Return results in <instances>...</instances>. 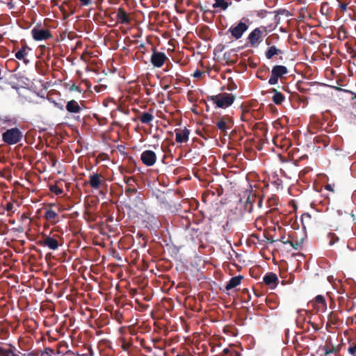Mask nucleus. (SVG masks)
<instances>
[{
  "label": "nucleus",
  "instance_id": "obj_1",
  "mask_svg": "<svg viewBox=\"0 0 356 356\" xmlns=\"http://www.w3.org/2000/svg\"><path fill=\"white\" fill-rule=\"evenodd\" d=\"M268 30L264 26H261L253 29L248 36V44L250 47H258L264 38L267 35Z\"/></svg>",
  "mask_w": 356,
  "mask_h": 356
},
{
  "label": "nucleus",
  "instance_id": "obj_2",
  "mask_svg": "<svg viewBox=\"0 0 356 356\" xmlns=\"http://www.w3.org/2000/svg\"><path fill=\"white\" fill-rule=\"evenodd\" d=\"M23 137V132L17 127L8 129L2 134V140L9 145L19 143Z\"/></svg>",
  "mask_w": 356,
  "mask_h": 356
},
{
  "label": "nucleus",
  "instance_id": "obj_3",
  "mask_svg": "<svg viewBox=\"0 0 356 356\" xmlns=\"http://www.w3.org/2000/svg\"><path fill=\"white\" fill-rule=\"evenodd\" d=\"M250 188H252V186H250ZM243 193V198L245 200L243 201V199L241 198L240 202L243 204V207L245 211L248 212V213H252L254 211V204L257 200V195L252 190V188L250 190L246 189Z\"/></svg>",
  "mask_w": 356,
  "mask_h": 356
},
{
  "label": "nucleus",
  "instance_id": "obj_4",
  "mask_svg": "<svg viewBox=\"0 0 356 356\" xmlns=\"http://www.w3.org/2000/svg\"><path fill=\"white\" fill-rule=\"evenodd\" d=\"M236 96L229 93H220L217 95H213L210 97L213 104L218 108H227L231 106L234 102Z\"/></svg>",
  "mask_w": 356,
  "mask_h": 356
},
{
  "label": "nucleus",
  "instance_id": "obj_5",
  "mask_svg": "<svg viewBox=\"0 0 356 356\" xmlns=\"http://www.w3.org/2000/svg\"><path fill=\"white\" fill-rule=\"evenodd\" d=\"M217 128L220 130L224 135H227V131L234 126V120L227 115L218 117L216 121L214 122Z\"/></svg>",
  "mask_w": 356,
  "mask_h": 356
},
{
  "label": "nucleus",
  "instance_id": "obj_6",
  "mask_svg": "<svg viewBox=\"0 0 356 356\" xmlns=\"http://www.w3.org/2000/svg\"><path fill=\"white\" fill-rule=\"evenodd\" d=\"M288 73V69L284 65H275L271 70V75L268 80L270 85H275L278 82V79H281L284 75Z\"/></svg>",
  "mask_w": 356,
  "mask_h": 356
},
{
  "label": "nucleus",
  "instance_id": "obj_7",
  "mask_svg": "<svg viewBox=\"0 0 356 356\" xmlns=\"http://www.w3.org/2000/svg\"><path fill=\"white\" fill-rule=\"evenodd\" d=\"M60 236L56 234L54 235L52 237L44 234L42 236V239L38 241V244L44 247H47L51 250H56L59 247L58 240Z\"/></svg>",
  "mask_w": 356,
  "mask_h": 356
},
{
  "label": "nucleus",
  "instance_id": "obj_8",
  "mask_svg": "<svg viewBox=\"0 0 356 356\" xmlns=\"http://www.w3.org/2000/svg\"><path fill=\"white\" fill-rule=\"evenodd\" d=\"M31 35L33 38L36 41L46 40L53 38L49 30L41 29L38 24L31 30Z\"/></svg>",
  "mask_w": 356,
  "mask_h": 356
},
{
  "label": "nucleus",
  "instance_id": "obj_9",
  "mask_svg": "<svg viewBox=\"0 0 356 356\" xmlns=\"http://www.w3.org/2000/svg\"><path fill=\"white\" fill-rule=\"evenodd\" d=\"M248 29V25L240 21L235 25H232L229 29L228 32L231 33L232 36L236 40L240 39L243 33Z\"/></svg>",
  "mask_w": 356,
  "mask_h": 356
},
{
  "label": "nucleus",
  "instance_id": "obj_10",
  "mask_svg": "<svg viewBox=\"0 0 356 356\" xmlns=\"http://www.w3.org/2000/svg\"><path fill=\"white\" fill-rule=\"evenodd\" d=\"M133 111L138 114L137 119L142 124H149L154 119L153 108H149L147 112H141L136 108L133 109Z\"/></svg>",
  "mask_w": 356,
  "mask_h": 356
},
{
  "label": "nucleus",
  "instance_id": "obj_11",
  "mask_svg": "<svg viewBox=\"0 0 356 356\" xmlns=\"http://www.w3.org/2000/svg\"><path fill=\"white\" fill-rule=\"evenodd\" d=\"M104 182L105 179L102 174L92 172L88 177V184L95 190L99 189Z\"/></svg>",
  "mask_w": 356,
  "mask_h": 356
},
{
  "label": "nucleus",
  "instance_id": "obj_12",
  "mask_svg": "<svg viewBox=\"0 0 356 356\" xmlns=\"http://www.w3.org/2000/svg\"><path fill=\"white\" fill-rule=\"evenodd\" d=\"M168 57L163 52L154 51L150 58V62L155 67H161L163 65Z\"/></svg>",
  "mask_w": 356,
  "mask_h": 356
},
{
  "label": "nucleus",
  "instance_id": "obj_13",
  "mask_svg": "<svg viewBox=\"0 0 356 356\" xmlns=\"http://www.w3.org/2000/svg\"><path fill=\"white\" fill-rule=\"evenodd\" d=\"M140 160L146 166H152L156 161V155L152 150H145L141 154Z\"/></svg>",
  "mask_w": 356,
  "mask_h": 356
},
{
  "label": "nucleus",
  "instance_id": "obj_14",
  "mask_svg": "<svg viewBox=\"0 0 356 356\" xmlns=\"http://www.w3.org/2000/svg\"><path fill=\"white\" fill-rule=\"evenodd\" d=\"M66 110L70 113H79L85 106L83 104V102H81V105L74 99L68 101L65 106Z\"/></svg>",
  "mask_w": 356,
  "mask_h": 356
},
{
  "label": "nucleus",
  "instance_id": "obj_15",
  "mask_svg": "<svg viewBox=\"0 0 356 356\" xmlns=\"http://www.w3.org/2000/svg\"><path fill=\"white\" fill-rule=\"evenodd\" d=\"M264 282L266 285H267L270 289H275L278 284V278L277 276L273 273H267L263 278Z\"/></svg>",
  "mask_w": 356,
  "mask_h": 356
},
{
  "label": "nucleus",
  "instance_id": "obj_16",
  "mask_svg": "<svg viewBox=\"0 0 356 356\" xmlns=\"http://www.w3.org/2000/svg\"><path fill=\"white\" fill-rule=\"evenodd\" d=\"M124 179L127 186V188L125 189L126 195L131 196L136 193L137 189L134 187L136 179L132 177H125Z\"/></svg>",
  "mask_w": 356,
  "mask_h": 356
},
{
  "label": "nucleus",
  "instance_id": "obj_17",
  "mask_svg": "<svg viewBox=\"0 0 356 356\" xmlns=\"http://www.w3.org/2000/svg\"><path fill=\"white\" fill-rule=\"evenodd\" d=\"M175 134V140L177 143H184L188 140L190 131L187 128L185 127L184 129H176Z\"/></svg>",
  "mask_w": 356,
  "mask_h": 356
},
{
  "label": "nucleus",
  "instance_id": "obj_18",
  "mask_svg": "<svg viewBox=\"0 0 356 356\" xmlns=\"http://www.w3.org/2000/svg\"><path fill=\"white\" fill-rule=\"evenodd\" d=\"M117 19L120 24H128L130 23L131 19L129 15L122 8H119L117 13Z\"/></svg>",
  "mask_w": 356,
  "mask_h": 356
},
{
  "label": "nucleus",
  "instance_id": "obj_19",
  "mask_svg": "<svg viewBox=\"0 0 356 356\" xmlns=\"http://www.w3.org/2000/svg\"><path fill=\"white\" fill-rule=\"evenodd\" d=\"M243 279V276L242 275H237L235 277H232L229 281L227 283L225 286V289L227 291H229L236 286H238L241 280Z\"/></svg>",
  "mask_w": 356,
  "mask_h": 356
},
{
  "label": "nucleus",
  "instance_id": "obj_20",
  "mask_svg": "<svg viewBox=\"0 0 356 356\" xmlns=\"http://www.w3.org/2000/svg\"><path fill=\"white\" fill-rule=\"evenodd\" d=\"M270 92L274 94L272 97V100L275 104L280 105L284 101V95L281 92L278 91L277 89L272 88L270 90Z\"/></svg>",
  "mask_w": 356,
  "mask_h": 356
},
{
  "label": "nucleus",
  "instance_id": "obj_21",
  "mask_svg": "<svg viewBox=\"0 0 356 356\" xmlns=\"http://www.w3.org/2000/svg\"><path fill=\"white\" fill-rule=\"evenodd\" d=\"M257 113L256 111L254 110H252V111H250V108H245L243 110V112H242V114H241V119L243 120V121H245V122H249L253 118H256L254 115V114Z\"/></svg>",
  "mask_w": 356,
  "mask_h": 356
},
{
  "label": "nucleus",
  "instance_id": "obj_22",
  "mask_svg": "<svg viewBox=\"0 0 356 356\" xmlns=\"http://www.w3.org/2000/svg\"><path fill=\"white\" fill-rule=\"evenodd\" d=\"M282 54L281 49H277L275 46L270 47L265 52V56L267 59H271L274 56Z\"/></svg>",
  "mask_w": 356,
  "mask_h": 356
},
{
  "label": "nucleus",
  "instance_id": "obj_23",
  "mask_svg": "<svg viewBox=\"0 0 356 356\" xmlns=\"http://www.w3.org/2000/svg\"><path fill=\"white\" fill-rule=\"evenodd\" d=\"M229 4L230 3H229L225 0H215V3L212 6L214 8H220V10H225Z\"/></svg>",
  "mask_w": 356,
  "mask_h": 356
},
{
  "label": "nucleus",
  "instance_id": "obj_24",
  "mask_svg": "<svg viewBox=\"0 0 356 356\" xmlns=\"http://www.w3.org/2000/svg\"><path fill=\"white\" fill-rule=\"evenodd\" d=\"M28 47L26 46L22 47L15 54V57L19 60H24L25 63L29 62L28 60L25 59V56L27 54L26 49Z\"/></svg>",
  "mask_w": 356,
  "mask_h": 356
},
{
  "label": "nucleus",
  "instance_id": "obj_25",
  "mask_svg": "<svg viewBox=\"0 0 356 356\" xmlns=\"http://www.w3.org/2000/svg\"><path fill=\"white\" fill-rule=\"evenodd\" d=\"M302 243H303L302 239L298 241V240H293L291 238L289 240V243H288V244H289L294 250H296L301 249V248L302 246Z\"/></svg>",
  "mask_w": 356,
  "mask_h": 356
},
{
  "label": "nucleus",
  "instance_id": "obj_26",
  "mask_svg": "<svg viewBox=\"0 0 356 356\" xmlns=\"http://www.w3.org/2000/svg\"><path fill=\"white\" fill-rule=\"evenodd\" d=\"M57 216H58V214L56 213V212L52 209H47L44 213V218L47 220L51 221V222L57 218Z\"/></svg>",
  "mask_w": 356,
  "mask_h": 356
},
{
  "label": "nucleus",
  "instance_id": "obj_27",
  "mask_svg": "<svg viewBox=\"0 0 356 356\" xmlns=\"http://www.w3.org/2000/svg\"><path fill=\"white\" fill-rule=\"evenodd\" d=\"M315 302L320 305L322 311H324L327 308V304L324 296L318 295L315 298Z\"/></svg>",
  "mask_w": 356,
  "mask_h": 356
},
{
  "label": "nucleus",
  "instance_id": "obj_28",
  "mask_svg": "<svg viewBox=\"0 0 356 356\" xmlns=\"http://www.w3.org/2000/svg\"><path fill=\"white\" fill-rule=\"evenodd\" d=\"M14 350H16V348L11 345L8 349L0 347V356H11Z\"/></svg>",
  "mask_w": 356,
  "mask_h": 356
},
{
  "label": "nucleus",
  "instance_id": "obj_29",
  "mask_svg": "<svg viewBox=\"0 0 356 356\" xmlns=\"http://www.w3.org/2000/svg\"><path fill=\"white\" fill-rule=\"evenodd\" d=\"M328 322L332 325H336L339 321V317L337 313L332 312L327 316Z\"/></svg>",
  "mask_w": 356,
  "mask_h": 356
},
{
  "label": "nucleus",
  "instance_id": "obj_30",
  "mask_svg": "<svg viewBox=\"0 0 356 356\" xmlns=\"http://www.w3.org/2000/svg\"><path fill=\"white\" fill-rule=\"evenodd\" d=\"M327 238L329 240L328 243L330 245H333L336 243L339 242V238L334 233L330 232L327 234Z\"/></svg>",
  "mask_w": 356,
  "mask_h": 356
},
{
  "label": "nucleus",
  "instance_id": "obj_31",
  "mask_svg": "<svg viewBox=\"0 0 356 356\" xmlns=\"http://www.w3.org/2000/svg\"><path fill=\"white\" fill-rule=\"evenodd\" d=\"M264 222H265V218L261 217V216H259L254 221V227L258 230H261L262 229V227L264 225Z\"/></svg>",
  "mask_w": 356,
  "mask_h": 356
},
{
  "label": "nucleus",
  "instance_id": "obj_32",
  "mask_svg": "<svg viewBox=\"0 0 356 356\" xmlns=\"http://www.w3.org/2000/svg\"><path fill=\"white\" fill-rule=\"evenodd\" d=\"M311 218H312L311 215L309 213H304V214L302 215V216H301V221H302V227L304 228H305V226H306L305 223H307L308 225L309 224V221L311 220Z\"/></svg>",
  "mask_w": 356,
  "mask_h": 356
},
{
  "label": "nucleus",
  "instance_id": "obj_33",
  "mask_svg": "<svg viewBox=\"0 0 356 356\" xmlns=\"http://www.w3.org/2000/svg\"><path fill=\"white\" fill-rule=\"evenodd\" d=\"M0 122L7 124L8 126H12L15 124V120L9 117L6 116L3 118H0Z\"/></svg>",
  "mask_w": 356,
  "mask_h": 356
},
{
  "label": "nucleus",
  "instance_id": "obj_34",
  "mask_svg": "<svg viewBox=\"0 0 356 356\" xmlns=\"http://www.w3.org/2000/svg\"><path fill=\"white\" fill-rule=\"evenodd\" d=\"M49 189L52 193H54L57 195L63 193V190L61 188H59L57 185L51 186Z\"/></svg>",
  "mask_w": 356,
  "mask_h": 356
},
{
  "label": "nucleus",
  "instance_id": "obj_35",
  "mask_svg": "<svg viewBox=\"0 0 356 356\" xmlns=\"http://www.w3.org/2000/svg\"><path fill=\"white\" fill-rule=\"evenodd\" d=\"M268 69L265 67L264 69H260L258 70L257 73V77L261 80H265V74L266 73Z\"/></svg>",
  "mask_w": 356,
  "mask_h": 356
},
{
  "label": "nucleus",
  "instance_id": "obj_36",
  "mask_svg": "<svg viewBox=\"0 0 356 356\" xmlns=\"http://www.w3.org/2000/svg\"><path fill=\"white\" fill-rule=\"evenodd\" d=\"M267 203L269 207L277 205V197L276 196H272L268 199Z\"/></svg>",
  "mask_w": 356,
  "mask_h": 356
},
{
  "label": "nucleus",
  "instance_id": "obj_37",
  "mask_svg": "<svg viewBox=\"0 0 356 356\" xmlns=\"http://www.w3.org/2000/svg\"><path fill=\"white\" fill-rule=\"evenodd\" d=\"M323 350H324V351H325V354L326 355H330V353H334V352H335V351L337 350L336 348H335L334 346H332V348H329L328 346H325L323 347Z\"/></svg>",
  "mask_w": 356,
  "mask_h": 356
},
{
  "label": "nucleus",
  "instance_id": "obj_38",
  "mask_svg": "<svg viewBox=\"0 0 356 356\" xmlns=\"http://www.w3.org/2000/svg\"><path fill=\"white\" fill-rule=\"evenodd\" d=\"M54 350L51 348H45L42 355H47V356H51L54 354Z\"/></svg>",
  "mask_w": 356,
  "mask_h": 356
},
{
  "label": "nucleus",
  "instance_id": "obj_39",
  "mask_svg": "<svg viewBox=\"0 0 356 356\" xmlns=\"http://www.w3.org/2000/svg\"><path fill=\"white\" fill-rule=\"evenodd\" d=\"M70 91H77L79 93H81V91H82L80 86H76L75 83H73L72 85H71L70 86Z\"/></svg>",
  "mask_w": 356,
  "mask_h": 356
},
{
  "label": "nucleus",
  "instance_id": "obj_40",
  "mask_svg": "<svg viewBox=\"0 0 356 356\" xmlns=\"http://www.w3.org/2000/svg\"><path fill=\"white\" fill-rule=\"evenodd\" d=\"M348 353L353 356H356V344H353L348 348Z\"/></svg>",
  "mask_w": 356,
  "mask_h": 356
},
{
  "label": "nucleus",
  "instance_id": "obj_41",
  "mask_svg": "<svg viewBox=\"0 0 356 356\" xmlns=\"http://www.w3.org/2000/svg\"><path fill=\"white\" fill-rule=\"evenodd\" d=\"M81 6H88L92 4V0H79Z\"/></svg>",
  "mask_w": 356,
  "mask_h": 356
},
{
  "label": "nucleus",
  "instance_id": "obj_42",
  "mask_svg": "<svg viewBox=\"0 0 356 356\" xmlns=\"http://www.w3.org/2000/svg\"><path fill=\"white\" fill-rule=\"evenodd\" d=\"M291 238V236H289L288 237L284 236H281L279 241L282 242L283 244H288V243H289V240Z\"/></svg>",
  "mask_w": 356,
  "mask_h": 356
},
{
  "label": "nucleus",
  "instance_id": "obj_43",
  "mask_svg": "<svg viewBox=\"0 0 356 356\" xmlns=\"http://www.w3.org/2000/svg\"><path fill=\"white\" fill-rule=\"evenodd\" d=\"M255 203H257V207L259 209H261L263 205V198L257 195V200H256Z\"/></svg>",
  "mask_w": 356,
  "mask_h": 356
},
{
  "label": "nucleus",
  "instance_id": "obj_44",
  "mask_svg": "<svg viewBox=\"0 0 356 356\" xmlns=\"http://www.w3.org/2000/svg\"><path fill=\"white\" fill-rule=\"evenodd\" d=\"M13 204L12 202H8L6 205L5 209L9 212H13Z\"/></svg>",
  "mask_w": 356,
  "mask_h": 356
},
{
  "label": "nucleus",
  "instance_id": "obj_45",
  "mask_svg": "<svg viewBox=\"0 0 356 356\" xmlns=\"http://www.w3.org/2000/svg\"><path fill=\"white\" fill-rule=\"evenodd\" d=\"M23 356H38V353L34 351L29 352L28 353H24Z\"/></svg>",
  "mask_w": 356,
  "mask_h": 356
},
{
  "label": "nucleus",
  "instance_id": "obj_46",
  "mask_svg": "<svg viewBox=\"0 0 356 356\" xmlns=\"http://www.w3.org/2000/svg\"><path fill=\"white\" fill-rule=\"evenodd\" d=\"M202 73L201 71L200 70H196L195 72H194V74H193V76L195 77V78H200L201 76H202Z\"/></svg>",
  "mask_w": 356,
  "mask_h": 356
},
{
  "label": "nucleus",
  "instance_id": "obj_47",
  "mask_svg": "<svg viewBox=\"0 0 356 356\" xmlns=\"http://www.w3.org/2000/svg\"><path fill=\"white\" fill-rule=\"evenodd\" d=\"M325 189L330 191H334V185L327 184L325 186Z\"/></svg>",
  "mask_w": 356,
  "mask_h": 356
},
{
  "label": "nucleus",
  "instance_id": "obj_48",
  "mask_svg": "<svg viewBox=\"0 0 356 356\" xmlns=\"http://www.w3.org/2000/svg\"><path fill=\"white\" fill-rule=\"evenodd\" d=\"M200 9L202 12H203L204 13H212L213 11L210 10H206L204 8L203 6H200Z\"/></svg>",
  "mask_w": 356,
  "mask_h": 356
},
{
  "label": "nucleus",
  "instance_id": "obj_49",
  "mask_svg": "<svg viewBox=\"0 0 356 356\" xmlns=\"http://www.w3.org/2000/svg\"><path fill=\"white\" fill-rule=\"evenodd\" d=\"M339 8L342 11H345L347 9V4L341 3L340 4Z\"/></svg>",
  "mask_w": 356,
  "mask_h": 356
},
{
  "label": "nucleus",
  "instance_id": "obj_50",
  "mask_svg": "<svg viewBox=\"0 0 356 356\" xmlns=\"http://www.w3.org/2000/svg\"><path fill=\"white\" fill-rule=\"evenodd\" d=\"M308 323L311 324V325L312 326V327H313L316 331V330H318L319 329V328H318V325H317L316 323H312L311 321H309Z\"/></svg>",
  "mask_w": 356,
  "mask_h": 356
},
{
  "label": "nucleus",
  "instance_id": "obj_51",
  "mask_svg": "<svg viewBox=\"0 0 356 356\" xmlns=\"http://www.w3.org/2000/svg\"><path fill=\"white\" fill-rule=\"evenodd\" d=\"M235 88H236V86L234 83H232L228 86L229 90H234Z\"/></svg>",
  "mask_w": 356,
  "mask_h": 356
},
{
  "label": "nucleus",
  "instance_id": "obj_52",
  "mask_svg": "<svg viewBox=\"0 0 356 356\" xmlns=\"http://www.w3.org/2000/svg\"><path fill=\"white\" fill-rule=\"evenodd\" d=\"M222 353L224 355H228L231 353V350L229 349V348H225L223 350H222Z\"/></svg>",
  "mask_w": 356,
  "mask_h": 356
},
{
  "label": "nucleus",
  "instance_id": "obj_53",
  "mask_svg": "<svg viewBox=\"0 0 356 356\" xmlns=\"http://www.w3.org/2000/svg\"><path fill=\"white\" fill-rule=\"evenodd\" d=\"M144 349L147 351V352H151L152 351V348L149 347V346H145L144 347Z\"/></svg>",
  "mask_w": 356,
  "mask_h": 356
},
{
  "label": "nucleus",
  "instance_id": "obj_54",
  "mask_svg": "<svg viewBox=\"0 0 356 356\" xmlns=\"http://www.w3.org/2000/svg\"><path fill=\"white\" fill-rule=\"evenodd\" d=\"M275 183L277 185L280 184L282 183V180L280 179H277V180L275 181Z\"/></svg>",
  "mask_w": 356,
  "mask_h": 356
},
{
  "label": "nucleus",
  "instance_id": "obj_55",
  "mask_svg": "<svg viewBox=\"0 0 356 356\" xmlns=\"http://www.w3.org/2000/svg\"><path fill=\"white\" fill-rule=\"evenodd\" d=\"M16 352H17V350H14L11 356H19Z\"/></svg>",
  "mask_w": 356,
  "mask_h": 356
},
{
  "label": "nucleus",
  "instance_id": "obj_56",
  "mask_svg": "<svg viewBox=\"0 0 356 356\" xmlns=\"http://www.w3.org/2000/svg\"><path fill=\"white\" fill-rule=\"evenodd\" d=\"M234 353L235 354V356H241L240 353H238L237 351H234Z\"/></svg>",
  "mask_w": 356,
  "mask_h": 356
},
{
  "label": "nucleus",
  "instance_id": "obj_57",
  "mask_svg": "<svg viewBox=\"0 0 356 356\" xmlns=\"http://www.w3.org/2000/svg\"><path fill=\"white\" fill-rule=\"evenodd\" d=\"M327 137H325V138L323 139V143H324L325 145H326V144H327Z\"/></svg>",
  "mask_w": 356,
  "mask_h": 356
},
{
  "label": "nucleus",
  "instance_id": "obj_58",
  "mask_svg": "<svg viewBox=\"0 0 356 356\" xmlns=\"http://www.w3.org/2000/svg\"><path fill=\"white\" fill-rule=\"evenodd\" d=\"M74 118L79 121H80V117L79 116H75Z\"/></svg>",
  "mask_w": 356,
  "mask_h": 356
},
{
  "label": "nucleus",
  "instance_id": "obj_59",
  "mask_svg": "<svg viewBox=\"0 0 356 356\" xmlns=\"http://www.w3.org/2000/svg\"><path fill=\"white\" fill-rule=\"evenodd\" d=\"M122 348H123V349H124V350H126V349H127V347H126V346H125V345H123V346H122Z\"/></svg>",
  "mask_w": 356,
  "mask_h": 356
},
{
  "label": "nucleus",
  "instance_id": "obj_60",
  "mask_svg": "<svg viewBox=\"0 0 356 356\" xmlns=\"http://www.w3.org/2000/svg\"><path fill=\"white\" fill-rule=\"evenodd\" d=\"M252 236L253 237L258 238V237H257V234H252Z\"/></svg>",
  "mask_w": 356,
  "mask_h": 356
},
{
  "label": "nucleus",
  "instance_id": "obj_61",
  "mask_svg": "<svg viewBox=\"0 0 356 356\" xmlns=\"http://www.w3.org/2000/svg\"><path fill=\"white\" fill-rule=\"evenodd\" d=\"M266 44H268V45L270 44V43L268 42V40H266Z\"/></svg>",
  "mask_w": 356,
  "mask_h": 356
},
{
  "label": "nucleus",
  "instance_id": "obj_62",
  "mask_svg": "<svg viewBox=\"0 0 356 356\" xmlns=\"http://www.w3.org/2000/svg\"><path fill=\"white\" fill-rule=\"evenodd\" d=\"M274 241H274L273 239H271V240L270 241V243H273Z\"/></svg>",
  "mask_w": 356,
  "mask_h": 356
},
{
  "label": "nucleus",
  "instance_id": "obj_63",
  "mask_svg": "<svg viewBox=\"0 0 356 356\" xmlns=\"http://www.w3.org/2000/svg\"><path fill=\"white\" fill-rule=\"evenodd\" d=\"M81 58L83 59V54H82V56H81Z\"/></svg>",
  "mask_w": 356,
  "mask_h": 356
},
{
  "label": "nucleus",
  "instance_id": "obj_64",
  "mask_svg": "<svg viewBox=\"0 0 356 356\" xmlns=\"http://www.w3.org/2000/svg\"><path fill=\"white\" fill-rule=\"evenodd\" d=\"M176 356H181V355H176Z\"/></svg>",
  "mask_w": 356,
  "mask_h": 356
}]
</instances>
